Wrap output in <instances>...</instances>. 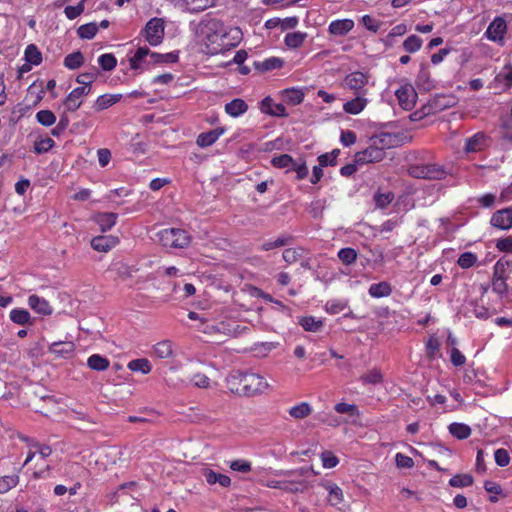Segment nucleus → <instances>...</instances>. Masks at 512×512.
<instances>
[{"label": "nucleus", "mask_w": 512, "mask_h": 512, "mask_svg": "<svg viewBox=\"0 0 512 512\" xmlns=\"http://www.w3.org/2000/svg\"><path fill=\"white\" fill-rule=\"evenodd\" d=\"M228 389L240 396H255L264 392L268 387L266 380L256 373L232 371L226 378Z\"/></svg>", "instance_id": "obj_1"}, {"label": "nucleus", "mask_w": 512, "mask_h": 512, "mask_svg": "<svg viewBox=\"0 0 512 512\" xmlns=\"http://www.w3.org/2000/svg\"><path fill=\"white\" fill-rule=\"evenodd\" d=\"M309 469L300 468L296 470H280L276 472L278 476H284L288 479L284 480H269L264 485L269 488L280 489L288 493L296 494L302 493L307 489V483L304 480H299L308 473Z\"/></svg>", "instance_id": "obj_2"}, {"label": "nucleus", "mask_w": 512, "mask_h": 512, "mask_svg": "<svg viewBox=\"0 0 512 512\" xmlns=\"http://www.w3.org/2000/svg\"><path fill=\"white\" fill-rule=\"evenodd\" d=\"M157 237L161 245L167 248L182 249L191 242L188 232L180 228L162 229L157 233Z\"/></svg>", "instance_id": "obj_3"}, {"label": "nucleus", "mask_w": 512, "mask_h": 512, "mask_svg": "<svg viewBox=\"0 0 512 512\" xmlns=\"http://www.w3.org/2000/svg\"><path fill=\"white\" fill-rule=\"evenodd\" d=\"M409 174L415 178L441 180L445 178L446 171L438 164H422L410 167Z\"/></svg>", "instance_id": "obj_4"}, {"label": "nucleus", "mask_w": 512, "mask_h": 512, "mask_svg": "<svg viewBox=\"0 0 512 512\" xmlns=\"http://www.w3.org/2000/svg\"><path fill=\"white\" fill-rule=\"evenodd\" d=\"M143 34L150 45L160 44L164 38V21L157 17L150 19L145 25Z\"/></svg>", "instance_id": "obj_5"}, {"label": "nucleus", "mask_w": 512, "mask_h": 512, "mask_svg": "<svg viewBox=\"0 0 512 512\" xmlns=\"http://www.w3.org/2000/svg\"><path fill=\"white\" fill-rule=\"evenodd\" d=\"M385 157V151L379 148L374 142L363 151L355 154V162L359 165L382 161Z\"/></svg>", "instance_id": "obj_6"}, {"label": "nucleus", "mask_w": 512, "mask_h": 512, "mask_svg": "<svg viewBox=\"0 0 512 512\" xmlns=\"http://www.w3.org/2000/svg\"><path fill=\"white\" fill-rule=\"evenodd\" d=\"M399 105L405 110H411L417 99V93L411 84H405L396 91Z\"/></svg>", "instance_id": "obj_7"}, {"label": "nucleus", "mask_w": 512, "mask_h": 512, "mask_svg": "<svg viewBox=\"0 0 512 512\" xmlns=\"http://www.w3.org/2000/svg\"><path fill=\"white\" fill-rule=\"evenodd\" d=\"M322 486L328 491V502L330 505L343 511L346 508L343 490L335 483L326 482Z\"/></svg>", "instance_id": "obj_8"}, {"label": "nucleus", "mask_w": 512, "mask_h": 512, "mask_svg": "<svg viewBox=\"0 0 512 512\" xmlns=\"http://www.w3.org/2000/svg\"><path fill=\"white\" fill-rule=\"evenodd\" d=\"M89 93L90 87L80 86L73 89L64 100V106L67 111H76L82 104L81 98Z\"/></svg>", "instance_id": "obj_9"}, {"label": "nucleus", "mask_w": 512, "mask_h": 512, "mask_svg": "<svg viewBox=\"0 0 512 512\" xmlns=\"http://www.w3.org/2000/svg\"><path fill=\"white\" fill-rule=\"evenodd\" d=\"M491 225L508 230L512 227V207L504 208L493 213L490 221Z\"/></svg>", "instance_id": "obj_10"}, {"label": "nucleus", "mask_w": 512, "mask_h": 512, "mask_svg": "<svg viewBox=\"0 0 512 512\" xmlns=\"http://www.w3.org/2000/svg\"><path fill=\"white\" fill-rule=\"evenodd\" d=\"M507 25L504 19L497 17L488 26L485 35L494 42L502 41L506 33Z\"/></svg>", "instance_id": "obj_11"}, {"label": "nucleus", "mask_w": 512, "mask_h": 512, "mask_svg": "<svg viewBox=\"0 0 512 512\" xmlns=\"http://www.w3.org/2000/svg\"><path fill=\"white\" fill-rule=\"evenodd\" d=\"M370 140L384 151L385 149L398 146L400 143V135L396 133L381 132L378 135L372 136Z\"/></svg>", "instance_id": "obj_12"}, {"label": "nucleus", "mask_w": 512, "mask_h": 512, "mask_svg": "<svg viewBox=\"0 0 512 512\" xmlns=\"http://www.w3.org/2000/svg\"><path fill=\"white\" fill-rule=\"evenodd\" d=\"M354 28L352 19H339L332 21L328 26V32L333 36H346Z\"/></svg>", "instance_id": "obj_13"}, {"label": "nucleus", "mask_w": 512, "mask_h": 512, "mask_svg": "<svg viewBox=\"0 0 512 512\" xmlns=\"http://www.w3.org/2000/svg\"><path fill=\"white\" fill-rule=\"evenodd\" d=\"M119 242V239L115 236L108 235V236H96L92 238L91 240V246L94 250L99 252H108L110 249L115 247L117 243Z\"/></svg>", "instance_id": "obj_14"}, {"label": "nucleus", "mask_w": 512, "mask_h": 512, "mask_svg": "<svg viewBox=\"0 0 512 512\" xmlns=\"http://www.w3.org/2000/svg\"><path fill=\"white\" fill-rule=\"evenodd\" d=\"M225 132L224 127H217L207 132L198 135L196 144L201 148H206L213 145L219 137Z\"/></svg>", "instance_id": "obj_15"}, {"label": "nucleus", "mask_w": 512, "mask_h": 512, "mask_svg": "<svg viewBox=\"0 0 512 512\" xmlns=\"http://www.w3.org/2000/svg\"><path fill=\"white\" fill-rule=\"evenodd\" d=\"M75 350V345L71 341H58L49 346V351L57 357L68 358Z\"/></svg>", "instance_id": "obj_16"}, {"label": "nucleus", "mask_w": 512, "mask_h": 512, "mask_svg": "<svg viewBox=\"0 0 512 512\" xmlns=\"http://www.w3.org/2000/svg\"><path fill=\"white\" fill-rule=\"evenodd\" d=\"M432 105H434V111L436 113L454 107L458 100L454 95L438 94L432 99Z\"/></svg>", "instance_id": "obj_17"}, {"label": "nucleus", "mask_w": 512, "mask_h": 512, "mask_svg": "<svg viewBox=\"0 0 512 512\" xmlns=\"http://www.w3.org/2000/svg\"><path fill=\"white\" fill-rule=\"evenodd\" d=\"M28 304L31 309L41 315H50L52 314V307L49 302L44 298L39 297L38 295H30L28 298Z\"/></svg>", "instance_id": "obj_18"}, {"label": "nucleus", "mask_w": 512, "mask_h": 512, "mask_svg": "<svg viewBox=\"0 0 512 512\" xmlns=\"http://www.w3.org/2000/svg\"><path fill=\"white\" fill-rule=\"evenodd\" d=\"M202 475L210 485L219 483L222 487H229L231 484L230 477L224 474L216 473L209 468H203Z\"/></svg>", "instance_id": "obj_19"}, {"label": "nucleus", "mask_w": 512, "mask_h": 512, "mask_svg": "<svg viewBox=\"0 0 512 512\" xmlns=\"http://www.w3.org/2000/svg\"><path fill=\"white\" fill-rule=\"evenodd\" d=\"M281 95L285 103L295 106L303 102L305 93L302 89L287 88L281 92Z\"/></svg>", "instance_id": "obj_20"}, {"label": "nucleus", "mask_w": 512, "mask_h": 512, "mask_svg": "<svg viewBox=\"0 0 512 512\" xmlns=\"http://www.w3.org/2000/svg\"><path fill=\"white\" fill-rule=\"evenodd\" d=\"M118 215L113 212L98 213L94 220L99 225L102 232L109 231L116 223Z\"/></svg>", "instance_id": "obj_21"}, {"label": "nucleus", "mask_w": 512, "mask_h": 512, "mask_svg": "<svg viewBox=\"0 0 512 512\" xmlns=\"http://www.w3.org/2000/svg\"><path fill=\"white\" fill-rule=\"evenodd\" d=\"M367 82L368 77L360 71L352 72L345 78L346 85L356 91L362 89Z\"/></svg>", "instance_id": "obj_22"}, {"label": "nucleus", "mask_w": 512, "mask_h": 512, "mask_svg": "<svg viewBox=\"0 0 512 512\" xmlns=\"http://www.w3.org/2000/svg\"><path fill=\"white\" fill-rule=\"evenodd\" d=\"M248 110L247 103L241 99L236 98L225 104V112L231 117H239Z\"/></svg>", "instance_id": "obj_23"}, {"label": "nucleus", "mask_w": 512, "mask_h": 512, "mask_svg": "<svg viewBox=\"0 0 512 512\" xmlns=\"http://www.w3.org/2000/svg\"><path fill=\"white\" fill-rule=\"evenodd\" d=\"M122 98L121 94H103L99 96L94 104L96 111L105 110L116 104Z\"/></svg>", "instance_id": "obj_24"}, {"label": "nucleus", "mask_w": 512, "mask_h": 512, "mask_svg": "<svg viewBox=\"0 0 512 512\" xmlns=\"http://www.w3.org/2000/svg\"><path fill=\"white\" fill-rule=\"evenodd\" d=\"M485 141L486 135L484 133H476L466 140L465 151L468 153L480 151L485 146Z\"/></svg>", "instance_id": "obj_25"}, {"label": "nucleus", "mask_w": 512, "mask_h": 512, "mask_svg": "<svg viewBox=\"0 0 512 512\" xmlns=\"http://www.w3.org/2000/svg\"><path fill=\"white\" fill-rule=\"evenodd\" d=\"M448 430L453 437L459 440L467 439L472 432L471 428L468 425L457 422L451 423L448 426Z\"/></svg>", "instance_id": "obj_26"}, {"label": "nucleus", "mask_w": 512, "mask_h": 512, "mask_svg": "<svg viewBox=\"0 0 512 512\" xmlns=\"http://www.w3.org/2000/svg\"><path fill=\"white\" fill-rule=\"evenodd\" d=\"M284 65V61L278 57H271L262 62H254V66L261 72H267L274 69H280Z\"/></svg>", "instance_id": "obj_27"}, {"label": "nucleus", "mask_w": 512, "mask_h": 512, "mask_svg": "<svg viewBox=\"0 0 512 512\" xmlns=\"http://www.w3.org/2000/svg\"><path fill=\"white\" fill-rule=\"evenodd\" d=\"M178 61V52H170L165 54H160L156 52H152L150 54V59L147 61V64H162V63H175Z\"/></svg>", "instance_id": "obj_28"}, {"label": "nucleus", "mask_w": 512, "mask_h": 512, "mask_svg": "<svg viewBox=\"0 0 512 512\" xmlns=\"http://www.w3.org/2000/svg\"><path fill=\"white\" fill-rule=\"evenodd\" d=\"M307 38V33L304 32H291L287 33L284 42L287 47L291 49H297L301 47Z\"/></svg>", "instance_id": "obj_29"}, {"label": "nucleus", "mask_w": 512, "mask_h": 512, "mask_svg": "<svg viewBox=\"0 0 512 512\" xmlns=\"http://www.w3.org/2000/svg\"><path fill=\"white\" fill-rule=\"evenodd\" d=\"M109 365V360L99 354H93L87 360V366L95 371H104L109 367Z\"/></svg>", "instance_id": "obj_30"}, {"label": "nucleus", "mask_w": 512, "mask_h": 512, "mask_svg": "<svg viewBox=\"0 0 512 512\" xmlns=\"http://www.w3.org/2000/svg\"><path fill=\"white\" fill-rule=\"evenodd\" d=\"M392 293L391 285L388 282L374 283L369 288V294L375 298L389 296Z\"/></svg>", "instance_id": "obj_31"}, {"label": "nucleus", "mask_w": 512, "mask_h": 512, "mask_svg": "<svg viewBox=\"0 0 512 512\" xmlns=\"http://www.w3.org/2000/svg\"><path fill=\"white\" fill-rule=\"evenodd\" d=\"M366 104H367V99L361 98V97H356L355 99L347 101L344 104L343 109L346 113L356 115V114L360 113L365 108Z\"/></svg>", "instance_id": "obj_32"}, {"label": "nucleus", "mask_w": 512, "mask_h": 512, "mask_svg": "<svg viewBox=\"0 0 512 512\" xmlns=\"http://www.w3.org/2000/svg\"><path fill=\"white\" fill-rule=\"evenodd\" d=\"M474 478L471 474H456L449 480V485L455 488L472 486Z\"/></svg>", "instance_id": "obj_33"}, {"label": "nucleus", "mask_w": 512, "mask_h": 512, "mask_svg": "<svg viewBox=\"0 0 512 512\" xmlns=\"http://www.w3.org/2000/svg\"><path fill=\"white\" fill-rule=\"evenodd\" d=\"M190 12L197 13L211 7L215 0H182Z\"/></svg>", "instance_id": "obj_34"}, {"label": "nucleus", "mask_w": 512, "mask_h": 512, "mask_svg": "<svg viewBox=\"0 0 512 512\" xmlns=\"http://www.w3.org/2000/svg\"><path fill=\"white\" fill-rule=\"evenodd\" d=\"M83 63L84 56L80 51L70 53L64 59V66L71 70L78 69Z\"/></svg>", "instance_id": "obj_35"}, {"label": "nucleus", "mask_w": 512, "mask_h": 512, "mask_svg": "<svg viewBox=\"0 0 512 512\" xmlns=\"http://www.w3.org/2000/svg\"><path fill=\"white\" fill-rule=\"evenodd\" d=\"M312 413V408L307 402H301L300 404L293 406L289 410L291 417L295 419H304Z\"/></svg>", "instance_id": "obj_36"}, {"label": "nucleus", "mask_w": 512, "mask_h": 512, "mask_svg": "<svg viewBox=\"0 0 512 512\" xmlns=\"http://www.w3.org/2000/svg\"><path fill=\"white\" fill-rule=\"evenodd\" d=\"M299 324L305 331L309 332H318L323 326V322L321 320H316L313 316H305L300 318Z\"/></svg>", "instance_id": "obj_37"}, {"label": "nucleus", "mask_w": 512, "mask_h": 512, "mask_svg": "<svg viewBox=\"0 0 512 512\" xmlns=\"http://www.w3.org/2000/svg\"><path fill=\"white\" fill-rule=\"evenodd\" d=\"M25 60L32 65H39L42 62V54L36 45L30 44L26 47Z\"/></svg>", "instance_id": "obj_38"}, {"label": "nucleus", "mask_w": 512, "mask_h": 512, "mask_svg": "<svg viewBox=\"0 0 512 512\" xmlns=\"http://www.w3.org/2000/svg\"><path fill=\"white\" fill-rule=\"evenodd\" d=\"M422 39L417 35H410L403 42V49L408 53H415L422 47Z\"/></svg>", "instance_id": "obj_39"}, {"label": "nucleus", "mask_w": 512, "mask_h": 512, "mask_svg": "<svg viewBox=\"0 0 512 512\" xmlns=\"http://www.w3.org/2000/svg\"><path fill=\"white\" fill-rule=\"evenodd\" d=\"M128 368L131 371H140L143 374H148L151 371V364L146 358H139L132 360L128 363Z\"/></svg>", "instance_id": "obj_40"}, {"label": "nucleus", "mask_w": 512, "mask_h": 512, "mask_svg": "<svg viewBox=\"0 0 512 512\" xmlns=\"http://www.w3.org/2000/svg\"><path fill=\"white\" fill-rule=\"evenodd\" d=\"M30 318V313L26 309H13L10 312L11 321L19 325L28 324Z\"/></svg>", "instance_id": "obj_41"}, {"label": "nucleus", "mask_w": 512, "mask_h": 512, "mask_svg": "<svg viewBox=\"0 0 512 512\" xmlns=\"http://www.w3.org/2000/svg\"><path fill=\"white\" fill-rule=\"evenodd\" d=\"M271 163L274 167L287 168V171H291V168L293 167L295 160L292 158V156L288 154H282L280 156L274 157L271 160Z\"/></svg>", "instance_id": "obj_42"}, {"label": "nucleus", "mask_w": 512, "mask_h": 512, "mask_svg": "<svg viewBox=\"0 0 512 512\" xmlns=\"http://www.w3.org/2000/svg\"><path fill=\"white\" fill-rule=\"evenodd\" d=\"M492 290L499 295H503L507 292L508 285L505 278L503 277V273L496 274L494 271Z\"/></svg>", "instance_id": "obj_43"}, {"label": "nucleus", "mask_w": 512, "mask_h": 512, "mask_svg": "<svg viewBox=\"0 0 512 512\" xmlns=\"http://www.w3.org/2000/svg\"><path fill=\"white\" fill-rule=\"evenodd\" d=\"M98 32V26L96 23H87L81 25L77 29V34L81 39H92Z\"/></svg>", "instance_id": "obj_44"}, {"label": "nucleus", "mask_w": 512, "mask_h": 512, "mask_svg": "<svg viewBox=\"0 0 512 512\" xmlns=\"http://www.w3.org/2000/svg\"><path fill=\"white\" fill-rule=\"evenodd\" d=\"M357 251L353 248H342L338 252V258L345 265H351L357 260Z\"/></svg>", "instance_id": "obj_45"}, {"label": "nucleus", "mask_w": 512, "mask_h": 512, "mask_svg": "<svg viewBox=\"0 0 512 512\" xmlns=\"http://www.w3.org/2000/svg\"><path fill=\"white\" fill-rule=\"evenodd\" d=\"M98 69L96 67H93L90 72L81 73L76 77V82L81 84L82 86L90 87L92 82L97 78L98 76Z\"/></svg>", "instance_id": "obj_46"}, {"label": "nucleus", "mask_w": 512, "mask_h": 512, "mask_svg": "<svg viewBox=\"0 0 512 512\" xmlns=\"http://www.w3.org/2000/svg\"><path fill=\"white\" fill-rule=\"evenodd\" d=\"M98 63L104 71H111L116 67L117 59L112 53H105L98 58Z\"/></svg>", "instance_id": "obj_47"}, {"label": "nucleus", "mask_w": 512, "mask_h": 512, "mask_svg": "<svg viewBox=\"0 0 512 512\" xmlns=\"http://www.w3.org/2000/svg\"><path fill=\"white\" fill-rule=\"evenodd\" d=\"M54 145H55V142L50 137L36 140L34 142V152L37 154L47 153L50 149H52L54 147Z\"/></svg>", "instance_id": "obj_48"}, {"label": "nucleus", "mask_w": 512, "mask_h": 512, "mask_svg": "<svg viewBox=\"0 0 512 512\" xmlns=\"http://www.w3.org/2000/svg\"><path fill=\"white\" fill-rule=\"evenodd\" d=\"M37 121L46 127L52 126L56 122V116L50 110H40L36 114Z\"/></svg>", "instance_id": "obj_49"}, {"label": "nucleus", "mask_w": 512, "mask_h": 512, "mask_svg": "<svg viewBox=\"0 0 512 512\" xmlns=\"http://www.w3.org/2000/svg\"><path fill=\"white\" fill-rule=\"evenodd\" d=\"M154 353L161 359L168 358L172 355V346L169 341H162L155 345Z\"/></svg>", "instance_id": "obj_50"}, {"label": "nucleus", "mask_w": 512, "mask_h": 512, "mask_svg": "<svg viewBox=\"0 0 512 512\" xmlns=\"http://www.w3.org/2000/svg\"><path fill=\"white\" fill-rule=\"evenodd\" d=\"M360 380L364 383V384H378L380 382H382L383 380V377H382V374H381V371L379 369H372L370 370L368 373L366 374H363L361 377H360Z\"/></svg>", "instance_id": "obj_51"}, {"label": "nucleus", "mask_w": 512, "mask_h": 512, "mask_svg": "<svg viewBox=\"0 0 512 512\" xmlns=\"http://www.w3.org/2000/svg\"><path fill=\"white\" fill-rule=\"evenodd\" d=\"M484 489L488 493L493 494L489 497V501L492 503H495L498 501L496 495L502 494V487L498 483L491 481V480H487L484 482Z\"/></svg>", "instance_id": "obj_52"}, {"label": "nucleus", "mask_w": 512, "mask_h": 512, "mask_svg": "<svg viewBox=\"0 0 512 512\" xmlns=\"http://www.w3.org/2000/svg\"><path fill=\"white\" fill-rule=\"evenodd\" d=\"M477 261V256L472 252H464L458 258V265L463 269L472 267Z\"/></svg>", "instance_id": "obj_53"}, {"label": "nucleus", "mask_w": 512, "mask_h": 512, "mask_svg": "<svg viewBox=\"0 0 512 512\" xmlns=\"http://www.w3.org/2000/svg\"><path fill=\"white\" fill-rule=\"evenodd\" d=\"M302 248H288L283 251V259L288 264L298 261L302 257Z\"/></svg>", "instance_id": "obj_54"}, {"label": "nucleus", "mask_w": 512, "mask_h": 512, "mask_svg": "<svg viewBox=\"0 0 512 512\" xmlns=\"http://www.w3.org/2000/svg\"><path fill=\"white\" fill-rule=\"evenodd\" d=\"M394 199V194L392 192L387 193H376L374 195V201L377 207L385 208L387 207Z\"/></svg>", "instance_id": "obj_55"}, {"label": "nucleus", "mask_w": 512, "mask_h": 512, "mask_svg": "<svg viewBox=\"0 0 512 512\" xmlns=\"http://www.w3.org/2000/svg\"><path fill=\"white\" fill-rule=\"evenodd\" d=\"M18 483V476H4L0 478V494L6 493Z\"/></svg>", "instance_id": "obj_56"}, {"label": "nucleus", "mask_w": 512, "mask_h": 512, "mask_svg": "<svg viewBox=\"0 0 512 512\" xmlns=\"http://www.w3.org/2000/svg\"><path fill=\"white\" fill-rule=\"evenodd\" d=\"M495 462L500 467H506L510 462V455L508 450L499 448L494 452Z\"/></svg>", "instance_id": "obj_57"}, {"label": "nucleus", "mask_w": 512, "mask_h": 512, "mask_svg": "<svg viewBox=\"0 0 512 512\" xmlns=\"http://www.w3.org/2000/svg\"><path fill=\"white\" fill-rule=\"evenodd\" d=\"M417 84L422 86L424 89H430L431 81H430V73L428 69L424 66L421 67L418 75H417Z\"/></svg>", "instance_id": "obj_58"}, {"label": "nucleus", "mask_w": 512, "mask_h": 512, "mask_svg": "<svg viewBox=\"0 0 512 512\" xmlns=\"http://www.w3.org/2000/svg\"><path fill=\"white\" fill-rule=\"evenodd\" d=\"M335 411L340 414H349L351 416L358 415V408L354 404L338 403L334 407Z\"/></svg>", "instance_id": "obj_59"}, {"label": "nucleus", "mask_w": 512, "mask_h": 512, "mask_svg": "<svg viewBox=\"0 0 512 512\" xmlns=\"http://www.w3.org/2000/svg\"><path fill=\"white\" fill-rule=\"evenodd\" d=\"M69 118L66 114L60 116L59 122L57 125L51 130V134L55 137H59L68 127Z\"/></svg>", "instance_id": "obj_60"}, {"label": "nucleus", "mask_w": 512, "mask_h": 512, "mask_svg": "<svg viewBox=\"0 0 512 512\" xmlns=\"http://www.w3.org/2000/svg\"><path fill=\"white\" fill-rule=\"evenodd\" d=\"M361 23L365 28L371 32H377L381 26V22L372 18L370 15H364L361 18Z\"/></svg>", "instance_id": "obj_61"}, {"label": "nucleus", "mask_w": 512, "mask_h": 512, "mask_svg": "<svg viewBox=\"0 0 512 512\" xmlns=\"http://www.w3.org/2000/svg\"><path fill=\"white\" fill-rule=\"evenodd\" d=\"M84 11V4L81 2L76 6H67L65 7L64 13L66 17L70 20H73L80 16Z\"/></svg>", "instance_id": "obj_62"}, {"label": "nucleus", "mask_w": 512, "mask_h": 512, "mask_svg": "<svg viewBox=\"0 0 512 512\" xmlns=\"http://www.w3.org/2000/svg\"><path fill=\"white\" fill-rule=\"evenodd\" d=\"M190 381L198 388H208L210 385V379L205 374L201 373L193 375Z\"/></svg>", "instance_id": "obj_63"}, {"label": "nucleus", "mask_w": 512, "mask_h": 512, "mask_svg": "<svg viewBox=\"0 0 512 512\" xmlns=\"http://www.w3.org/2000/svg\"><path fill=\"white\" fill-rule=\"evenodd\" d=\"M327 312L338 314L346 308V303L339 300L328 301L325 305Z\"/></svg>", "instance_id": "obj_64"}]
</instances>
